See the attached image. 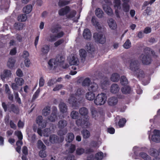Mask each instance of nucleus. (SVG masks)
<instances>
[{"instance_id": "nucleus-1", "label": "nucleus", "mask_w": 160, "mask_h": 160, "mask_svg": "<svg viewBox=\"0 0 160 160\" xmlns=\"http://www.w3.org/2000/svg\"><path fill=\"white\" fill-rule=\"evenodd\" d=\"M85 91L82 88H78L75 94H70L68 101L74 109H77L78 106L77 100L81 101V98L84 95Z\"/></svg>"}, {"instance_id": "nucleus-2", "label": "nucleus", "mask_w": 160, "mask_h": 160, "mask_svg": "<svg viewBox=\"0 0 160 160\" xmlns=\"http://www.w3.org/2000/svg\"><path fill=\"white\" fill-rule=\"evenodd\" d=\"M129 69L133 72L135 76L138 78L144 77V72L140 69L139 64L137 60L132 59L130 60Z\"/></svg>"}, {"instance_id": "nucleus-3", "label": "nucleus", "mask_w": 160, "mask_h": 160, "mask_svg": "<svg viewBox=\"0 0 160 160\" xmlns=\"http://www.w3.org/2000/svg\"><path fill=\"white\" fill-rule=\"evenodd\" d=\"M2 106L5 112L8 110L9 112H13L16 114H18L19 112V109L17 105L14 104H6L5 102L2 103Z\"/></svg>"}, {"instance_id": "nucleus-4", "label": "nucleus", "mask_w": 160, "mask_h": 160, "mask_svg": "<svg viewBox=\"0 0 160 160\" xmlns=\"http://www.w3.org/2000/svg\"><path fill=\"white\" fill-rule=\"evenodd\" d=\"M107 100L106 94L101 93L98 94L95 97L94 100L95 104L97 105H101L105 103Z\"/></svg>"}, {"instance_id": "nucleus-5", "label": "nucleus", "mask_w": 160, "mask_h": 160, "mask_svg": "<svg viewBox=\"0 0 160 160\" xmlns=\"http://www.w3.org/2000/svg\"><path fill=\"white\" fill-rule=\"evenodd\" d=\"M93 38L95 42L97 43L103 44L106 41L105 36L101 32L94 33Z\"/></svg>"}, {"instance_id": "nucleus-6", "label": "nucleus", "mask_w": 160, "mask_h": 160, "mask_svg": "<svg viewBox=\"0 0 160 160\" xmlns=\"http://www.w3.org/2000/svg\"><path fill=\"white\" fill-rule=\"evenodd\" d=\"M76 123L78 126L81 127L83 128H88L91 125L88 119L84 118L77 119L76 121Z\"/></svg>"}, {"instance_id": "nucleus-7", "label": "nucleus", "mask_w": 160, "mask_h": 160, "mask_svg": "<svg viewBox=\"0 0 160 160\" xmlns=\"http://www.w3.org/2000/svg\"><path fill=\"white\" fill-rule=\"evenodd\" d=\"M64 33L62 31H61L56 34H51L50 35V39L48 40L50 42H54L57 40V38H60L62 37L64 35Z\"/></svg>"}, {"instance_id": "nucleus-8", "label": "nucleus", "mask_w": 160, "mask_h": 160, "mask_svg": "<svg viewBox=\"0 0 160 160\" xmlns=\"http://www.w3.org/2000/svg\"><path fill=\"white\" fill-rule=\"evenodd\" d=\"M57 109L55 106L52 107V110L50 115L48 117L49 121L52 122H54L57 118Z\"/></svg>"}, {"instance_id": "nucleus-9", "label": "nucleus", "mask_w": 160, "mask_h": 160, "mask_svg": "<svg viewBox=\"0 0 160 160\" xmlns=\"http://www.w3.org/2000/svg\"><path fill=\"white\" fill-rule=\"evenodd\" d=\"M103 156V153L102 152H99L95 154V158L93 155H91L87 157V160H102Z\"/></svg>"}, {"instance_id": "nucleus-10", "label": "nucleus", "mask_w": 160, "mask_h": 160, "mask_svg": "<svg viewBox=\"0 0 160 160\" xmlns=\"http://www.w3.org/2000/svg\"><path fill=\"white\" fill-rule=\"evenodd\" d=\"M152 61L151 56L148 54L144 55L142 58V63L144 65L150 64Z\"/></svg>"}, {"instance_id": "nucleus-11", "label": "nucleus", "mask_w": 160, "mask_h": 160, "mask_svg": "<svg viewBox=\"0 0 160 160\" xmlns=\"http://www.w3.org/2000/svg\"><path fill=\"white\" fill-rule=\"evenodd\" d=\"M70 11V8L68 6H66L59 10L58 14L60 16H63L67 14Z\"/></svg>"}, {"instance_id": "nucleus-12", "label": "nucleus", "mask_w": 160, "mask_h": 160, "mask_svg": "<svg viewBox=\"0 0 160 160\" xmlns=\"http://www.w3.org/2000/svg\"><path fill=\"white\" fill-rule=\"evenodd\" d=\"M118 102V100L117 97H112L108 98V103L109 106H114L117 104Z\"/></svg>"}, {"instance_id": "nucleus-13", "label": "nucleus", "mask_w": 160, "mask_h": 160, "mask_svg": "<svg viewBox=\"0 0 160 160\" xmlns=\"http://www.w3.org/2000/svg\"><path fill=\"white\" fill-rule=\"evenodd\" d=\"M43 118L41 116H38L36 119V122L40 128H43L46 126V123L43 122Z\"/></svg>"}, {"instance_id": "nucleus-14", "label": "nucleus", "mask_w": 160, "mask_h": 160, "mask_svg": "<svg viewBox=\"0 0 160 160\" xmlns=\"http://www.w3.org/2000/svg\"><path fill=\"white\" fill-rule=\"evenodd\" d=\"M49 140L50 142L52 144L59 143L60 142L59 138L55 134H52L50 136Z\"/></svg>"}, {"instance_id": "nucleus-15", "label": "nucleus", "mask_w": 160, "mask_h": 160, "mask_svg": "<svg viewBox=\"0 0 160 160\" xmlns=\"http://www.w3.org/2000/svg\"><path fill=\"white\" fill-rule=\"evenodd\" d=\"M98 87V84L95 82L91 83L90 86L88 87V90L93 92H97Z\"/></svg>"}, {"instance_id": "nucleus-16", "label": "nucleus", "mask_w": 160, "mask_h": 160, "mask_svg": "<svg viewBox=\"0 0 160 160\" xmlns=\"http://www.w3.org/2000/svg\"><path fill=\"white\" fill-rule=\"evenodd\" d=\"M102 8L103 10L109 16H112L113 14L112 10L110 7L106 4L102 5Z\"/></svg>"}, {"instance_id": "nucleus-17", "label": "nucleus", "mask_w": 160, "mask_h": 160, "mask_svg": "<svg viewBox=\"0 0 160 160\" xmlns=\"http://www.w3.org/2000/svg\"><path fill=\"white\" fill-rule=\"evenodd\" d=\"M110 28L112 30H115L117 28V24L115 20L112 18L109 19L107 21Z\"/></svg>"}, {"instance_id": "nucleus-18", "label": "nucleus", "mask_w": 160, "mask_h": 160, "mask_svg": "<svg viewBox=\"0 0 160 160\" xmlns=\"http://www.w3.org/2000/svg\"><path fill=\"white\" fill-rule=\"evenodd\" d=\"M83 36L84 38L86 39H90L91 38L92 35L90 30L88 28L84 29Z\"/></svg>"}, {"instance_id": "nucleus-19", "label": "nucleus", "mask_w": 160, "mask_h": 160, "mask_svg": "<svg viewBox=\"0 0 160 160\" xmlns=\"http://www.w3.org/2000/svg\"><path fill=\"white\" fill-rule=\"evenodd\" d=\"M91 22L92 25L96 27H97L99 29L102 28L97 19L95 17L93 16L92 18Z\"/></svg>"}, {"instance_id": "nucleus-20", "label": "nucleus", "mask_w": 160, "mask_h": 160, "mask_svg": "<svg viewBox=\"0 0 160 160\" xmlns=\"http://www.w3.org/2000/svg\"><path fill=\"white\" fill-rule=\"evenodd\" d=\"M67 125V122L64 119L60 120L58 122V126L60 129H63L66 127Z\"/></svg>"}, {"instance_id": "nucleus-21", "label": "nucleus", "mask_w": 160, "mask_h": 160, "mask_svg": "<svg viewBox=\"0 0 160 160\" xmlns=\"http://www.w3.org/2000/svg\"><path fill=\"white\" fill-rule=\"evenodd\" d=\"M119 89L118 85L116 83H114L111 86L110 91L112 93L116 94L119 92Z\"/></svg>"}, {"instance_id": "nucleus-22", "label": "nucleus", "mask_w": 160, "mask_h": 160, "mask_svg": "<svg viewBox=\"0 0 160 160\" xmlns=\"http://www.w3.org/2000/svg\"><path fill=\"white\" fill-rule=\"evenodd\" d=\"M59 108L60 111L62 113H64L67 111V107L66 104L63 102H60L59 104Z\"/></svg>"}, {"instance_id": "nucleus-23", "label": "nucleus", "mask_w": 160, "mask_h": 160, "mask_svg": "<svg viewBox=\"0 0 160 160\" xmlns=\"http://www.w3.org/2000/svg\"><path fill=\"white\" fill-rule=\"evenodd\" d=\"M61 29V26L58 24H57L55 27L51 28V31L53 33L57 34L60 32L59 31Z\"/></svg>"}, {"instance_id": "nucleus-24", "label": "nucleus", "mask_w": 160, "mask_h": 160, "mask_svg": "<svg viewBox=\"0 0 160 160\" xmlns=\"http://www.w3.org/2000/svg\"><path fill=\"white\" fill-rule=\"evenodd\" d=\"M49 45H45L41 48V51L42 54L44 55H46L48 54L50 49Z\"/></svg>"}, {"instance_id": "nucleus-25", "label": "nucleus", "mask_w": 160, "mask_h": 160, "mask_svg": "<svg viewBox=\"0 0 160 160\" xmlns=\"http://www.w3.org/2000/svg\"><path fill=\"white\" fill-rule=\"evenodd\" d=\"M121 91L123 94H129L131 92L132 89L131 88L128 86H125L122 88Z\"/></svg>"}, {"instance_id": "nucleus-26", "label": "nucleus", "mask_w": 160, "mask_h": 160, "mask_svg": "<svg viewBox=\"0 0 160 160\" xmlns=\"http://www.w3.org/2000/svg\"><path fill=\"white\" fill-rule=\"evenodd\" d=\"M85 97L87 100L92 101L95 99V95L93 92L90 91L86 93Z\"/></svg>"}, {"instance_id": "nucleus-27", "label": "nucleus", "mask_w": 160, "mask_h": 160, "mask_svg": "<svg viewBox=\"0 0 160 160\" xmlns=\"http://www.w3.org/2000/svg\"><path fill=\"white\" fill-rule=\"evenodd\" d=\"M16 60L12 58H9L7 62V66L10 68H13L15 63Z\"/></svg>"}, {"instance_id": "nucleus-28", "label": "nucleus", "mask_w": 160, "mask_h": 160, "mask_svg": "<svg viewBox=\"0 0 160 160\" xmlns=\"http://www.w3.org/2000/svg\"><path fill=\"white\" fill-rule=\"evenodd\" d=\"M42 114L43 116H48L51 112V107L48 106L45 107L42 110Z\"/></svg>"}, {"instance_id": "nucleus-29", "label": "nucleus", "mask_w": 160, "mask_h": 160, "mask_svg": "<svg viewBox=\"0 0 160 160\" xmlns=\"http://www.w3.org/2000/svg\"><path fill=\"white\" fill-rule=\"evenodd\" d=\"M79 55L82 61L85 60L87 55L86 50L84 49H81L79 50Z\"/></svg>"}, {"instance_id": "nucleus-30", "label": "nucleus", "mask_w": 160, "mask_h": 160, "mask_svg": "<svg viewBox=\"0 0 160 160\" xmlns=\"http://www.w3.org/2000/svg\"><path fill=\"white\" fill-rule=\"evenodd\" d=\"M120 77V75L118 74L115 73L112 75L110 79L113 82H117L119 80Z\"/></svg>"}, {"instance_id": "nucleus-31", "label": "nucleus", "mask_w": 160, "mask_h": 160, "mask_svg": "<svg viewBox=\"0 0 160 160\" xmlns=\"http://www.w3.org/2000/svg\"><path fill=\"white\" fill-rule=\"evenodd\" d=\"M11 74V71L8 70H5L3 71L2 75H1V78L2 79H4L6 78L10 77Z\"/></svg>"}, {"instance_id": "nucleus-32", "label": "nucleus", "mask_w": 160, "mask_h": 160, "mask_svg": "<svg viewBox=\"0 0 160 160\" xmlns=\"http://www.w3.org/2000/svg\"><path fill=\"white\" fill-rule=\"evenodd\" d=\"M55 59L56 62L62 63L64 62L65 58L62 55L58 54L57 55Z\"/></svg>"}, {"instance_id": "nucleus-33", "label": "nucleus", "mask_w": 160, "mask_h": 160, "mask_svg": "<svg viewBox=\"0 0 160 160\" xmlns=\"http://www.w3.org/2000/svg\"><path fill=\"white\" fill-rule=\"evenodd\" d=\"M32 5L29 4L27 5L23 9V12L26 14L29 13L32 11Z\"/></svg>"}, {"instance_id": "nucleus-34", "label": "nucleus", "mask_w": 160, "mask_h": 160, "mask_svg": "<svg viewBox=\"0 0 160 160\" xmlns=\"http://www.w3.org/2000/svg\"><path fill=\"white\" fill-rule=\"evenodd\" d=\"M70 1L66 0H59L58 5L60 7H62L69 4Z\"/></svg>"}, {"instance_id": "nucleus-35", "label": "nucleus", "mask_w": 160, "mask_h": 160, "mask_svg": "<svg viewBox=\"0 0 160 160\" xmlns=\"http://www.w3.org/2000/svg\"><path fill=\"white\" fill-rule=\"evenodd\" d=\"M149 152L150 155L151 156L154 157L155 158H157L159 154L158 151L154 148H151L150 149Z\"/></svg>"}, {"instance_id": "nucleus-36", "label": "nucleus", "mask_w": 160, "mask_h": 160, "mask_svg": "<svg viewBox=\"0 0 160 160\" xmlns=\"http://www.w3.org/2000/svg\"><path fill=\"white\" fill-rule=\"evenodd\" d=\"M86 49H87L88 51L89 52H93L95 50L94 47L90 42H88L87 44Z\"/></svg>"}, {"instance_id": "nucleus-37", "label": "nucleus", "mask_w": 160, "mask_h": 160, "mask_svg": "<svg viewBox=\"0 0 160 160\" xmlns=\"http://www.w3.org/2000/svg\"><path fill=\"white\" fill-rule=\"evenodd\" d=\"M81 133L83 138L84 139L88 138L90 136L89 132L87 129H83L81 131Z\"/></svg>"}, {"instance_id": "nucleus-38", "label": "nucleus", "mask_w": 160, "mask_h": 160, "mask_svg": "<svg viewBox=\"0 0 160 160\" xmlns=\"http://www.w3.org/2000/svg\"><path fill=\"white\" fill-rule=\"evenodd\" d=\"M79 63V61L78 59L76 58L74 56L72 57L69 62V64L70 65L77 66Z\"/></svg>"}, {"instance_id": "nucleus-39", "label": "nucleus", "mask_w": 160, "mask_h": 160, "mask_svg": "<svg viewBox=\"0 0 160 160\" xmlns=\"http://www.w3.org/2000/svg\"><path fill=\"white\" fill-rule=\"evenodd\" d=\"M95 14L98 18H101L103 16V12L101 9L98 8L95 11Z\"/></svg>"}, {"instance_id": "nucleus-40", "label": "nucleus", "mask_w": 160, "mask_h": 160, "mask_svg": "<svg viewBox=\"0 0 160 160\" xmlns=\"http://www.w3.org/2000/svg\"><path fill=\"white\" fill-rule=\"evenodd\" d=\"M91 110L92 117L94 118L95 119H96L98 116V112L96 110L95 108L94 107L91 108Z\"/></svg>"}, {"instance_id": "nucleus-41", "label": "nucleus", "mask_w": 160, "mask_h": 160, "mask_svg": "<svg viewBox=\"0 0 160 160\" xmlns=\"http://www.w3.org/2000/svg\"><path fill=\"white\" fill-rule=\"evenodd\" d=\"M37 144V147L39 149L43 150H46V146L40 140H39L38 141Z\"/></svg>"}, {"instance_id": "nucleus-42", "label": "nucleus", "mask_w": 160, "mask_h": 160, "mask_svg": "<svg viewBox=\"0 0 160 160\" xmlns=\"http://www.w3.org/2000/svg\"><path fill=\"white\" fill-rule=\"evenodd\" d=\"M139 156L144 160H151V157L144 152H140L139 154Z\"/></svg>"}, {"instance_id": "nucleus-43", "label": "nucleus", "mask_w": 160, "mask_h": 160, "mask_svg": "<svg viewBox=\"0 0 160 160\" xmlns=\"http://www.w3.org/2000/svg\"><path fill=\"white\" fill-rule=\"evenodd\" d=\"M74 138V135L73 133H69L67 134L66 138V141L68 142H71Z\"/></svg>"}, {"instance_id": "nucleus-44", "label": "nucleus", "mask_w": 160, "mask_h": 160, "mask_svg": "<svg viewBox=\"0 0 160 160\" xmlns=\"http://www.w3.org/2000/svg\"><path fill=\"white\" fill-rule=\"evenodd\" d=\"M91 82L90 79L88 78H86L82 82V85L83 86H90Z\"/></svg>"}, {"instance_id": "nucleus-45", "label": "nucleus", "mask_w": 160, "mask_h": 160, "mask_svg": "<svg viewBox=\"0 0 160 160\" xmlns=\"http://www.w3.org/2000/svg\"><path fill=\"white\" fill-rule=\"evenodd\" d=\"M79 112L82 116H86L88 113V110L86 108L83 107L80 109Z\"/></svg>"}, {"instance_id": "nucleus-46", "label": "nucleus", "mask_w": 160, "mask_h": 160, "mask_svg": "<svg viewBox=\"0 0 160 160\" xmlns=\"http://www.w3.org/2000/svg\"><path fill=\"white\" fill-rule=\"evenodd\" d=\"M123 10L125 12H128L130 10V6L128 3H123L122 4Z\"/></svg>"}, {"instance_id": "nucleus-47", "label": "nucleus", "mask_w": 160, "mask_h": 160, "mask_svg": "<svg viewBox=\"0 0 160 160\" xmlns=\"http://www.w3.org/2000/svg\"><path fill=\"white\" fill-rule=\"evenodd\" d=\"M120 81L121 84L122 85L125 86L128 84V79L124 76H121Z\"/></svg>"}, {"instance_id": "nucleus-48", "label": "nucleus", "mask_w": 160, "mask_h": 160, "mask_svg": "<svg viewBox=\"0 0 160 160\" xmlns=\"http://www.w3.org/2000/svg\"><path fill=\"white\" fill-rule=\"evenodd\" d=\"M15 81L18 85L21 86L24 83V80L23 78H15Z\"/></svg>"}, {"instance_id": "nucleus-49", "label": "nucleus", "mask_w": 160, "mask_h": 160, "mask_svg": "<svg viewBox=\"0 0 160 160\" xmlns=\"http://www.w3.org/2000/svg\"><path fill=\"white\" fill-rule=\"evenodd\" d=\"M126 122V120L124 118H122L119 119L118 122V125L119 128H122L125 125Z\"/></svg>"}, {"instance_id": "nucleus-50", "label": "nucleus", "mask_w": 160, "mask_h": 160, "mask_svg": "<svg viewBox=\"0 0 160 160\" xmlns=\"http://www.w3.org/2000/svg\"><path fill=\"white\" fill-rule=\"evenodd\" d=\"M15 28L18 30H22L23 28V24L21 23L15 22L14 25Z\"/></svg>"}, {"instance_id": "nucleus-51", "label": "nucleus", "mask_w": 160, "mask_h": 160, "mask_svg": "<svg viewBox=\"0 0 160 160\" xmlns=\"http://www.w3.org/2000/svg\"><path fill=\"white\" fill-rule=\"evenodd\" d=\"M18 20L20 22L25 21L27 19L26 14H22L18 16Z\"/></svg>"}, {"instance_id": "nucleus-52", "label": "nucleus", "mask_w": 160, "mask_h": 160, "mask_svg": "<svg viewBox=\"0 0 160 160\" xmlns=\"http://www.w3.org/2000/svg\"><path fill=\"white\" fill-rule=\"evenodd\" d=\"M151 139L152 141L157 142H160V137L156 135H153L152 136Z\"/></svg>"}, {"instance_id": "nucleus-53", "label": "nucleus", "mask_w": 160, "mask_h": 160, "mask_svg": "<svg viewBox=\"0 0 160 160\" xmlns=\"http://www.w3.org/2000/svg\"><path fill=\"white\" fill-rule=\"evenodd\" d=\"M123 47L125 49H128L131 47V42L129 39L127 40L123 45Z\"/></svg>"}, {"instance_id": "nucleus-54", "label": "nucleus", "mask_w": 160, "mask_h": 160, "mask_svg": "<svg viewBox=\"0 0 160 160\" xmlns=\"http://www.w3.org/2000/svg\"><path fill=\"white\" fill-rule=\"evenodd\" d=\"M78 112L75 111H73L71 112L70 116L72 119H76L78 118Z\"/></svg>"}, {"instance_id": "nucleus-55", "label": "nucleus", "mask_w": 160, "mask_h": 160, "mask_svg": "<svg viewBox=\"0 0 160 160\" xmlns=\"http://www.w3.org/2000/svg\"><path fill=\"white\" fill-rule=\"evenodd\" d=\"M85 150L83 148H78L76 150V153L78 155H81L85 152Z\"/></svg>"}, {"instance_id": "nucleus-56", "label": "nucleus", "mask_w": 160, "mask_h": 160, "mask_svg": "<svg viewBox=\"0 0 160 160\" xmlns=\"http://www.w3.org/2000/svg\"><path fill=\"white\" fill-rule=\"evenodd\" d=\"M50 130L49 128H45L42 131V133L44 136L48 137L50 133Z\"/></svg>"}, {"instance_id": "nucleus-57", "label": "nucleus", "mask_w": 160, "mask_h": 160, "mask_svg": "<svg viewBox=\"0 0 160 160\" xmlns=\"http://www.w3.org/2000/svg\"><path fill=\"white\" fill-rule=\"evenodd\" d=\"M40 90L39 89H38L37 91L35 92L34 94L32 96V101H34L39 96L40 93Z\"/></svg>"}, {"instance_id": "nucleus-58", "label": "nucleus", "mask_w": 160, "mask_h": 160, "mask_svg": "<svg viewBox=\"0 0 160 160\" xmlns=\"http://www.w3.org/2000/svg\"><path fill=\"white\" fill-rule=\"evenodd\" d=\"M76 14V12L75 10L72 11L70 13L67 15V17L68 18H72L75 16Z\"/></svg>"}, {"instance_id": "nucleus-59", "label": "nucleus", "mask_w": 160, "mask_h": 160, "mask_svg": "<svg viewBox=\"0 0 160 160\" xmlns=\"http://www.w3.org/2000/svg\"><path fill=\"white\" fill-rule=\"evenodd\" d=\"M15 135L18 137V139L22 140L23 138V136L20 131H16L15 132Z\"/></svg>"}, {"instance_id": "nucleus-60", "label": "nucleus", "mask_w": 160, "mask_h": 160, "mask_svg": "<svg viewBox=\"0 0 160 160\" xmlns=\"http://www.w3.org/2000/svg\"><path fill=\"white\" fill-rule=\"evenodd\" d=\"M114 7L115 8H117V9H118L120 7L121 4L120 0H114Z\"/></svg>"}, {"instance_id": "nucleus-61", "label": "nucleus", "mask_w": 160, "mask_h": 160, "mask_svg": "<svg viewBox=\"0 0 160 160\" xmlns=\"http://www.w3.org/2000/svg\"><path fill=\"white\" fill-rule=\"evenodd\" d=\"M76 149V146L74 144H71L70 148L68 149V152L72 153H73Z\"/></svg>"}, {"instance_id": "nucleus-62", "label": "nucleus", "mask_w": 160, "mask_h": 160, "mask_svg": "<svg viewBox=\"0 0 160 160\" xmlns=\"http://www.w3.org/2000/svg\"><path fill=\"white\" fill-rule=\"evenodd\" d=\"M15 94V98L16 100V101L19 104L21 103V100L20 98L19 97L18 94V92H16L14 93Z\"/></svg>"}, {"instance_id": "nucleus-63", "label": "nucleus", "mask_w": 160, "mask_h": 160, "mask_svg": "<svg viewBox=\"0 0 160 160\" xmlns=\"http://www.w3.org/2000/svg\"><path fill=\"white\" fill-rule=\"evenodd\" d=\"M45 150H41L39 152V155L41 158H44L47 156V154L44 151Z\"/></svg>"}, {"instance_id": "nucleus-64", "label": "nucleus", "mask_w": 160, "mask_h": 160, "mask_svg": "<svg viewBox=\"0 0 160 160\" xmlns=\"http://www.w3.org/2000/svg\"><path fill=\"white\" fill-rule=\"evenodd\" d=\"M29 53L27 51H24L22 56V57L25 59L28 58V57L29 56Z\"/></svg>"}]
</instances>
